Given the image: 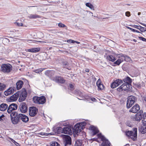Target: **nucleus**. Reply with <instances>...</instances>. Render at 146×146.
<instances>
[{
  "instance_id": "f257e3e1",
  "label": "nucleus",
  "mask_w": 146,
  "mask_h": 146,
  "mask_svg": "<svg viewBox=\"0 0 146 146\" xmlns=\"http://www.w3.org/2000/svg\"><path fill=\"white\" fill-rule=\"evenodd\" d=\"M126 135L129 138H131L133 140L135 141L137 140V128H134L133 131H126Z\"/></svg>"
},
{
  "instance_id": "f03ea898",
  "label": "nucleus",
  "mask_w": 146,
  "mask_h": 146,
  "mask_svg": "<svg viewBox=\"0 0 146 146\" xmlns=\"http://www.w3.org/2000/svg\"><path fill=\"white\" fill-rule=\"evenodd\" d=\"M19 114L17 112L13 111L10 114L11 120L14 124H16L20 121Z\"/></svg>"
},
{
  "instance_id": "7ed1b4c3",
  "label": "nucleus",
  "mask_w": 146,
  "mask_h": 146,
  "mask_svg": "<svg viewBox=\"0 0 146 146\" xmlns=\"http://www.w3.org/2000/svg\"><path fill=\"white\" fill-rule=\"evenodd\" d=\"M137 98L133 96H129L127 98L126 103V107L127 108H130L137 101Z\"/></svg>"
},
{
  "instance_id": "20e7f679",
  "label": "nucleus",
  "mask_w": 146,
  "mask_h": 146,
  "mask_svg": "<svg viewBox=\"0 0 146 146\" xmlns=\"http://www.w3.org/2000/svg\"><path fill=\"white\" fill-rule=\"evenodd\" d=\"M33 100L35 103L42 104L46 102V98L44 96H42L40 97L35 96L33 98Z\"/></svg>"
},
{
  "instance_id": "39448f33",
  "label": "nucleus",
  "mask_w": 146,
  "mask_h": 146,
  "mask_svg": "<svg viewBox=\"0 0 146 146\" xmlns=\"http://www.w3.org/2000/svg\"><path fill=\"white\" fill-rule=\"evenodd\" d=\"M98 137L101 139L102 142L101 144V146H110L111 143L108 139H106L105 137L102 135L101 133L97 135Z\"/></svg>"
},
{
  "instance_id": "423d86ee",
  "label": "nucleus",
  "mask_w": 146,
  "mask_h": 146,
  "mask_svg": "<svg viewBox=\"0 0 146 146\" xmlns=\"http://www.w3.org/2000/svg\"><path fill=\"white\" fill-rule=\"evenodd\" d=\"M1 71L4 73H9L12 70V66L9 64H3L1 66Z\"/></svg>"
},
{
  "instance_id": "0eeeda50",
  "label": "nucleus",
  "mask_w": 146,
  "mask_h": 146,
  "mask_svg": "<svg viewBox=\"0 0 146 146\" xmlns=\"http://www.w3.org/2000/svg\"><path fill=\"white\" fill-rule=\"evenodd\" d=\"M118 58L121 62L124 61L129 62H130L131 60V58L129 57L126 55L123 54H119L118 56Z\"/></svg>"
},
{
  "instance_id": "6e6552de",
  "label": "nucleus",
  "mask_w": 146,
  "mask_h": 146,
  "mask_svg": "<svg viewBox=\"0 0 146 146\" xmlns=\"http://www.w3.org/2000/svg\"><path fill=\"white\" fill-rule=\"evenodd\" d=\"M63 142L64 146H70L72 144L71 137L68 135H65L63 138Z\"/></svg>"
},
{
  "instance_id": "1a4fd4ad",
  "label": "nucleus",
  "mask_w": 146,
  "mask_h": 146,
  "mask_svg": "<svg viewBox=\"0 0 146 146\" xmlns=\"http://www.w3.org/2000/svg\"><path fill=\"white\" fill-rule=\"evenodd\" d=\"M131 85L128 84L127 83H124L119 87L117 88V90L119 92L123 90L127 91L130 89Z\"/></svg>"
},
{
  "instance_id": "9d476101",
  "label": "nucleus",
  "mask_w": 146,
  "mask_h": 146,
  "mask_svg": "<svg viewBox=\"0 0 146 146\" xmlns=\"http://www.w3.org/2000/svg\"><path fill=\"white\" fill-rule=\"evenodd\" d=\"M19 108L21 112L25 113H26L28 110V106L25 102H22L20 104Z\"/></svg>"
},
{
  "instance_id": "9b49d317",
  "label": "nucleus",
  "mask_w": 146,
  "mask_h": 146,
  "mask_svg": "<svg viewBox=\"0 0 146 146\" xmlns=\"http://www.w3.org/2000/svg\"><path fill=\"white\" fill-rule=\"evenodd\" d=\"M29 115L31 117L35 116L38 111L37 108L35 107H30L29 109Z\"/></svg>"
},
{
  "instance_id": "f8f14e48",
  "label": "nucleus",
  "mask_w": 146,
  "mask_h": 146,
  "mask_svg": "<svg viewBox=\"0 0 146 146\" xmlns=\"http://www.w3.org/2000/svg\"><path fill=\"white\" fill-rule=\"evenodd\" d=\"M18 106L17 104L12 103L9 105L8 106L7 110V112L10 114L13 112V110H15L17 108Z\"/></svg>"
},
{
  "instance_id": "ddd939ff",
  "label": "nucleus",
  "mask_w": 146,
  "mask_h": 146,
  "mask_svg": "<svg viewBox=\"0 0 146 146\" xmlns=\"http://www.w3.org/2000/svg\"><path fill=\"white\" fill-rule=\"evenodd\" d=\"M74 129L75 133H76L81 131L83 129L80 123H77L75 125L74 127Z\"/></svg>"
},
{
  "instance_id": "4468645a",
  "label": "nucleus",
  "mask_w": 146,
  "mask_h": 146,
  "mask_svg": "<svg viewBox=\"0 0 146 146\" xmlns=\"http://www.w3.org/2000/svg\"><path fill=\"white\" fill-rule=\"evenodd\" d=\"M19 116L20 120H20H21L22 121L26 123L29 120L28 117L24 114L19 113Z\"/></svg>"
},
{
  "instance_id": "2eb2a0df",
  "label": "nucleus",
  "mask_w": 146,
  "mask_h": 146,
  "mask_svg": "<svg viewBox=\"0 0 146 146\" xmlns=\"http://www.w3.org/2000/svg\"><path fill=\"white\" fill-rule=\"evenodd\" d=\"M139 110V106L138 104H136L129 110V112L135 113H137Z\"/></svg>"
},
{
  "instance_id": "dca6fc26",
  "label": "nucleus",
  "mask_w": 146,
  "mask_h": 146,
  "mask_svg": "<svg viewBox=\"0 0 146 146\" xmlns=\"http://www.w3.org/2000/svg\"><path fill=\"white\" fill-rule=\"evenodd\" d=\"M63 133L70 135L72 134V132L70 127H65L63 128Z\"/></svg>"
},
{
  "instance_id": "f3484780",
  "label": "nucleus",
  "mask_w": 146,
  "mask_h": 146,
  "mask_svg": "<svg viewBox=\"0 0 146 146\" xmlns=\"http://www.w3.org/2000/svg\"><path fill=\"white\" fill-rule=\"evenodd\" d=\"M96 85L98 87V90H102L104 88V86L101 84V80L100 79H99L97 81Z\"/></svg>"
},
{
  "instance_id": "a211bd4d",
  "label": "nucleus",
  "mask_w": 146,
  "mask_h": 146,
  "mask_svg": "<svg viewBox=\"0 0 146 146\" xmlns=\"http://www.w3.org/2000/svg\"><path fill=\"white\" fill-rule=\"evenodd\" d=\"M27 96V94L26 92H25L23 93H22L21 95L19 98V102H20L25 100Z\"/></svg>"
},
{
  "instance_id": "6ab92c4d",
  "label": "nucleus",
  "mask_w": 146,
  "mask_h": 146,
  "mask_svg": "<svg viewBox=\"0 0 146 146\" xmlns=\"http://www.w3.org/2000/svg\"><path fill=\"white\" fill-rule=\"evenodd\" d=\"M14 92V90L11 88L8 89L7 90L4 92V94L6 96H8L13 94Z\"/></svg>"
},
{
  "instance_id": "aec40b11",
  "label": "nucleus",
  "mask_w": 146,
  "mask_h": 146,
  "mask_svg": "<svg viewBox=\"0 0 146 146\" xmlns=\"http://www.w3.org/2000/svg\"><path fill=\"white\" fill-rule=\"evenodd\" d=\"M90 128L91 129L92 131V132H93V135H96L99 132V131L97 127L93 126H90Z\"/></svg>"
},
{
  "instance_id": "412c9836",
  "label": "nucleus",
  "mask_w": 146,
  "mask_h": 146,
  "mask_svg": "<svg viewBox=\"0 0 146 146\" xmlns=\"http://www.w3.org/2000/svg\"><path fill=\"white\" fill-rule=\"evenodd\" d=\"M40 50L39 48H34L27 49V51L30 52L36 53L38 52Z\"/></svg>"
},
{
  "instance_id": "4be33fe9",
  "label": "nucleus",
  "mask_w": 146,
  "mask_h": 146,
  "mask_svg": "<svg viewBox=\"0 0 146 146\" xmlns=\"http://www.w3.org/2000/svg\"><path fill=\"white\" fill-rule=\"evenodd\" d=\"M142 115L141 113L139 114L137 113L136 114L133 120L137 121H140L141 119H142Z\"/></svg>"
},
{
  "instance_id": "5701e85b",
  "label": "nucleus",
  "mask_w": 146,
  "mask_h": 146,
  "mask_svg": "<svg viewBox=\"0 0 146 146\" xmlns=\"http://www.w3.org/2000/svg\"><path fill=\"white\" fill-rule=\"evenodd\" d=\"M7 105L6 104L2 103L0 105V110L2 111H5L8 108Z\"/></svg>"
},
{
  "instance_id": "b1692460",
  "label": "nucleus",
  "mask_w": 146,
  "mask_h": 146,
  "mask_svg": "<svg viewBox=\"0 0 146 146\" xmlns=\"http://www.w3.org/2000/svg\"><path fill=\"white\" fill-rule=\"evenodd\" d=\"M23 84V82L22 80H19L16 83V86L18 90L20 89L22 87Z\"/></svg>"
},
{
  "instance_id": "393cba45",
  "label": "nucleus",
  "mask_w": 146,
  "mask_h": 146,
  "mask_svg": "<svg viewBox=\"0 0 146 146\" xmlns=\"http://www.w3.org/2000/svg\"><path fill=\"white\" fill-rule=\"evenodd\" d=\"M146 126H140L139 127V131L142 134H144L146 133Z\"/></svg>"
},
{
  "instance_id": "a878e982",
  "label": "nucleus",
  "mask_w": 146,
  "mask_h": 146,
  "mask_svg": "<svg viewBox=\"0 0 146 146\" xmlns=\"http://www.w3.org/2000/svg\"><path fill=\"white\" fill-rule=\"evenodd\" d=\"M104 56L106 57L107 60L112 62L116 60L115 58L112 55H109L107 56H106V55H105Z\"/></svg>"
},
{
  "instance_id": "bb28decb",
  "label": "nucleus",
  "mask_w": 146,
  "mask_h": 146,
  "mask_svg": "<svg viewBox=\"0 0 146 146\" xmlns=\"http://www.w3.org/2000/svg\"><path fill=\"white\" fill-rule=\"evenodd\" d=\"M123 81L125 83H127V84L131 85L132 82L131 79L129 77H127L124 78L123 80Z\"/></svg>"
},
{
  "instance_id": "cd10ccee",
  "label": "nucleus",
  "mask_w": 146,
  "mask_h": 146,
  "mask_svg": "<svg viewBox=\"0 0 146 146\" xmlns=\"http://www.w3.org/2000/svg\"><path fill=\"white\" fill-rule=\"evenodd\" d=\"M18 97V95L17 93L14 94L10 98V100L11 101H14L16 100Z\"/></svg>"
},
{
  "instance_id": "c85d7f7f",
  "label": "nucleus",
  "mask_w": 146,
  "mask_h": 146,
  "mask_svg": "<svg viewBox=\"0 0 146 146\" xmlns=\"http://www.w3.org/2000/svg\"><path fill=\"white\" fill-rule=\"evenodd\" d=\"M56 80L57 82L60 83H64L65 82V80L61 77L58 76L56 78Z\"/></svg>"
},
{
  "instance_id": "c756f323",
  "label": "nucleus",
  "mask_w": 146,
  "mask_h": 146,
  "mask_svg": "<svg viewBox=\"0 0 146 146\" xmlns=\"http://www.w3.org/2000/svg\"><path fill=\"white\" fill-rule=\"evenodd\" d=\"M142 122L143 125L146 126V113H144L142 114Z\"/></svg>"
},
{
  "instance_id": "7c9ffc66",
  "label": "nucleus",
  "mask_w": 146,
  "mask_h": 146,
  "mask_svg": "<svg viewBox=\"0 0 146 146\" xmlns=\"http://www.w3.org/2000/svg\"><path fill=\"white\" fill-rule=\"evenodd\" d=\"M62 65L64 66V67H65L67 69H68L69 70H70L71 69V68H68V67L69 65V63L66 61H62Z\"/></svg>"
},
{
  "instance_id": "2f4dec72",
  "label": "nucleus",
  "mask_w": 146,
  "mask_h": 146,
  "mask_svg": "<svg viewBox=\"0 0 146 146\" xmlns=\"http://www.w3.org/2000/svg\"><path fill=\"white\" fill-rule=\"evenodd\" d=\"M75 93L76 95L82 97L84 96V94L82 92L79 90H76L75 91Z\"/></svg>"
},
{
  "instance_id": "473e14b6",
  "label": "nucleus",
  "mask_w": 146,
  "mask_h": 146,
  "mask_svg": "<svg viewBox=\"0 0 146 146\" xmlns=\"http://www.w3.org/2000/svg\"><path fill=\"white\" fill-rule=\"evenodd\" d=\"M28 17L30 19H36L40 17L39 15L36 14H30L28 16Z\"/></svg>"
},
{
  "instance_id": "72a5a7b5",
  "label": "nucleus",
  "mask_w": 146,
  "mask_h": 146,
  "mask_svg": "<svg viewBox=\"0 0 146 146\" xmlns=\"http://www.w3.org/2000/svg\"><path fill=\"white\" fill-rule=\"evenodd\" d=\"M56 132L58 134L63 133V128L60 127L56 128Z\"/></svg>"
},
{
  "instance_id": "f704fd0d",
  "label": "nucleus",
  "mask_w": 146,
  "mask_h": 146,
  "mask_svg": "<svg viewBox=\"0 0 146 146\" xmlns=\"http://www.w3.org/2000/svg\"><path fill=\"white\" fill-rule=\"evenodd\" d=\"M86 5L88 7H89L92 10H94V7L93 5L90 3H86Z\"/></svg>"
},
{
  "instance_id": "c9c22d12",
  "label": "nucleus",
  "mask_w": 146,
  "mask_h": 146,
  "mask_svg": "<svg viewBox=\"0 0 146 146\" xmlns=\"http://www.w3.org/2000/svg\"><path fill=\"white\" fill-rule=\"evenodd\" d=\"M117 86H118L123 83V81L121 79H118L114 81Z\"/></svg>"
},
{
  "instance_id": "e433bc0d",
  "label": "nucleus",
  "mask_w": 146,
  "mask_h": 146,
  "mask_svg": "<svg viewBox=\"0 0 146 146\" xmlns=\"http://www.w3.org/2000/svg\"><path fill=\"white\" fill-rule=\"evenodd\" d=\"M75 146H82V140H77L75 142Z\"/></svg>"
},
{
  "instance_id": "4c0bfd02",
  "label": "nucleus",
  "mask_w": 146,
  "mask_h": 146,
  "mask_svg": "<svg viewBox=\"0 0 146 146\" xmlns=\"http://www.w3.org/2000/svg\"><path fill=\"white\" fill-rule=\"evenodd\" d=\"M6 87L5 85L3 83H0V91L4 90Z\"/></svg>"
},
{
  "instance_id": "58836bf2",
  "label": "nucleus",
  "mask_w": 146,
  "mask_h": 146,
  "mask_svg": "<svg viewBox=\"0 0 146 146\" xmlns=\"http://www.w3.org/2000/svg\"><path fill=\"white\" fill-rule=\"evenodd\" d=\"M50 146H60V145L58 142L54 141L51 143Z\"/></svg>"
},
{
  "instance_id": "ea45409f",
  "label": "nucleus",
  "mask_w": 146,
  "mask_h": 146,
  "mask_svg": "<svg viewBox=\"0 0 146 146\" xmlns=\"http://www.w3.org/2000/svg\"><path fill=\"white\" fill-rule=\"evenodd\" d=\"M111 87L112 88H114L117 86V85L115 83V81L113 82L111 84Z\"/></svg>"
},
{
  "instance_id": "a19ab883",
  "label": "nucleus",
  "mask_w": 146,
  "mask_h": 146,
  "mask_svg": "<svg viewBox=\"0 0 146 146\" xmlns=\"http://www.w3.org/2000/svg\"><path fill=\"white\" fill-rule=\"evenodd\" d=\"M43 70V68H40L35 70L34 72L36 73H39L41 72Z\"/></svg>"
},
{
  "instance_id": "79ce46f5",
  "label": "nucleus",
  "mask_w": 146,
  "mask_h": 146,
  "mask_svg": "<svg viewBox=\"0 0 146 146\" xmlns=\"http://www.w3.org/2000/svg\"><path fill=\"white\" fill-rule=\"evenodd\" d=\"M126 123V125L129 127H132V123L130 121H127Z\"/></svg>"
},
{
  "instance_id": "37998d69",
  "label": "nucleus",
  "mask_w": 146,
  "mask_h": 146,
  "mask_svg": "<svg viewBox=\"0 0 146 146\" xmlns=\"http://www.w3.org/2000/svg\"><path fill=\"white\" fill-rule=\"evenodd\" d=\"M121 63L119 60L118 58L117 61L114 62V64H116L117 65H119Z\"/></svg>"
},
{
  "instance_id": "c03bdc74",
  "label": "nucleus",
  "mask_w": 146,
  "mask_h": 146,
  "mask_svg": "<svg viewBox=\"0 0 146 146\" xmlns=\"http://www.w3.org/2000/svg\"><path fill=\"white\" fill-rule=\"evenodd\" d=\"M139 30L142 32H145L146 31V28L141 26Z\"/></svg>"
},
{
  "instance_id": "a18cd8bd",
  "label": "nucleus",
  "mask_w": 146,
  "mask_h": 146,
  "mask_svg": "<svg viewBox=\"0 0 146 146\" xmlns=\"http://www.w3.org/2000/svg\"><path fill=\"white\" fill-rule=\"evenodd\" d=\"M58 26L60 27H66L65 25L61 23H58Z\"/></svg>"
},
{
  "instance_id": "49530a36",
  "label": "nucleus",
  "mask_w": 146,
  "mask_h": 146,
  "mask_svg": "<svg viewBox=\"0 0 146 146\" xmlns=\"http://www.w3.org/2000/svg\"><path fill=\"white\" fill-rule=\"evenodd\" d=\"M79 123H80V125H81V126L83 128L84 126H85L86 125V123L85 122H81Z\"/></svg>"
},
{
  "instance_id": "de8ad7c7",
  "label": "nucleus",
  "mask_w": 146,
  "mask_h": 146,
  "mask_svg": "<svg viewBox=\"0 0 146 146\" xmlns=\"http://www.w3.org/2000/svg\"><path fill=\"white\" fill-rule=\"evenodd\" d=\"M69 87L71 90H73L74 89V85L72 84H69Z\"/></svg>"
},
{
  "instance_id": "09e8293b",
  "label": "nucleus",
  "mask_w": 146,
  "mask_h": 146,
  "mask_svg": "<svg viewBox=\"0 0 146 146\" xmlns=\"http://www.w3.org/2000/svg\"><path fill=\"white\" fill-rule=\"evenodd\" d=\"M5 116L3 115H2L0 116V121H3L4 119Z\"/></svg>"
},
{
  "instance_id": "8fccbe9b",
  "label": "nucleus",
  "mask_w": 146,
  "mask_h": 146,
  "mask_svg": "<svg viewBox=\"0 0 146 146\" xmlns=\"http://www.w3.org/2000/svg\"><path fill=\"white\" fill-rule=\"evenodd\" d=\"M125 15L128 17H129L130 16V13L129 11H127L125 13Z\"/></svg>"
},
{
  "instance_id": "3c124183",
  "label": "nucleus",
  "mask_w": 146,
  "mask_h": 146,
  "mask_svg": "<svg viewBox=\"0 0 146 146\" xmlns=\"http://www.w3.org/2000/svg\"><path fill=\"white\" fill-rule=\"evenodd\" d=\"M139 38L140 40H142L143 41H145V40H146V39L142 37H139Z\"/></svg>"
},
{
  "instance_id": "603ef678",
  "label": "nucleus",
  "mask_w": 146,
  "mask_h": 146,
  "mask_svg": "<svg viewBox=\"0 0 146 146\" xmlns=\"http://www.w3.org/2000/svg\"><path fill=\"white\" fill-rule=\"evenodd\" d=\"M16 23L17 24V25L18 26H23V24L21 23H19L16 22Z\"/></svg>"
},
{
  "instance_id": "864d4df0",
  "label": "nucleus",
  "mask_w": 146,
  "mask_h": 146,
  "mask_svg": "<svg viewBox=\"0 0 146 146\" xmlns=\"http://www.w3.org/2000/svg\"><path fill=\"white\" fill-rule=\"evenodd\" d=\"M74 40H70V39L68 40H67V42H71V43H74Z\"/></svg>"
},
{
  "instance_id": "5fc2aeb1",
  "label": "nucleus",
  "mask_w": 146,
  "mask_h": 146,
  "mask_svg": "<svg viewBox=\"0 0 146 146\" xmlns=\"http://www.w3.org/2000/svg\"><path fill=\"white\" fill-rule=\"evenodd\" d=\"M141 26H138V25H135V28H136V29H137L139 30L140 29V27H141Z\"/></svg>"
},
{
  "instance_id": "6e6d98bb",
  "label": "nucleus",
  "mask_w": 146,
  "mask_h": 146,
  "mask_svg": "<svg viewBox=\"0 0 146 146\" xmlns=\"http://www.w3.org/2000/svg\"><path fill=\"white\" fill-rule=\"evenodd\" d=\"M9 138L10 140L12 142H13V143L14 144H15V142H16V141H15L14 140H13L12 139L10 138Z\"/></svg>"
},
{
  "instance_id": "4d7b16f0",
  "label": "nucleus",
  "mask_w": 146,
  "mask_h": 146,
  "mask_svg": "<svg viewBox=\"0 0 146 146\" xmlns=\"http://www.w3.org/2000/svg\"><path fill=\"white\" fill-rule=\"evenodd\" d=\"M126 27L128 29H129L131 31H133V28H130L128 26H126Z\"/></svg>"
},
{
  "instance_id": "13d9d810",
  "label": "nucleus",
  "mask_w": 146,
  "mask_h": 146,
  "mask_svg": "<svg viewBox=\"0 0 146 146\" xmlns=\"http://www.w3.org/2000/svg\"><path fill=\"white\" fill-rule=\"evenodd\" d=\"M133 32H136L139 33H141L138 31H137L135 29H133Z\"/></svg>"
},
{
  "instance_id": "bf43d9fd",
  "label": "nucleus",
  "mask_w": 146,
  "mask_h": 146,
  "mask_svg": "<svg viewBox=\"0 0 146 146\" xmlns=\"http://www.w3.org/2000/svg\"><path fill=\"white\" fill-rule=\"evenodd\" d=\"M16 146H20L19 143L17 142H15L14 144Z\"/></svg>"
},
{
  "instance_id": "052dcab7",
  "label": "nucleus",
  "mask_w": 146,
  "mask_h": 146,
  "mask_svg": "<svg viewBox=\"0 0 146 146\" xmlns=\"http://www.w3.org/2000/svg\"><path fill=\"white\" fill-rule=\"evenodd\" d=\"M85 71L86 72H89V70L86 68L85 69Z\"/></svg>"
},
{
  "instance_id": "680f3d73",
  "label": "nucleus",
  "mask_w": 146,
  "mask_h": 146,
  "mask_svg": "<svg viewBox=\"0 0 146 146\" xmlns=\"http://www.w3.org/2000/svg\"><path fill=\"white\" fill-rule=\"evenodd\" d=\"M136 25H130L129 26H131V27L135 28V26Z\"/></svg>"
},
{
  "instance_id": "e2e57ef3",
  "label": "nucleus",
  "mask_w": 146,
  "mask_h": 146,
  "mask_svg": "<svg viewBox=\"0 0 146 146\" xmlns=\"http://www.w3.org/2000/svg\"><path fill=\"white\" fill-rule=\"evenodd\" d=\"M91 100L93 101H95L96 100V99L94 98H91Z\"/></svg>"
},
{
  "instance_id": "0e129e2a",
  "label": "nucleus",
  "mask_w": 146,
  "mask_h": 146,
  "mask_svg": "<svg viewBox=\"0 0 146 146\" xmlns=\"http://www.w3.org/2000/svg\"><path fill=\"white\" fill-rule=\"evenodd\" d=\"M140 23L141 24V25H143L144 26H145V25H146V24H144V23Z\"/></svg>"
},
{
  "instance_id": "69168bd1",
  "label": "nucleus",
  "mask_w": 146,
  "mask_h": 146,
  "mask_svg": "<svg viewBox=\"0 0 146 146\" xmlns=\"http://www.w3.org/2000/svg\"><path fill=\"white\" fill-rule=\"evenodd\" d=\"M38 42H42L43 43H46V42L44 41H38Z\"/></svg>"
},
{
  "instance_id": "338daca9",
  "label": "nucleus",
  "mask_w": 146,
  "mask_h": 146,
  "mask_svg": "<svg viewBox=\"0 0 146 146\" xmlns=\"http://www.w3.org/2000/svg\"><path fill=\"white\" fill-rule=\"evenodd\" d=\"M50 72V71H48V70H47L45 72V74H46V75H47V73H48V72Z\"/></svg>"
},
{
  "instance_id": "774afa93",
  "label": "nucleus",
  "mask_w": 146,
  "mask_h": 146,
  "mask_svg": "<svg viewBox=\"0 0 146 146\" xmlns=\"http://www.w3.org/2000/svg\"><path fill=\"white\" fill-rule=\"evenodd\" d=\"M143 98H144V100L145 102H146V96H145Z\"/></svg>"
}]
</instances>
